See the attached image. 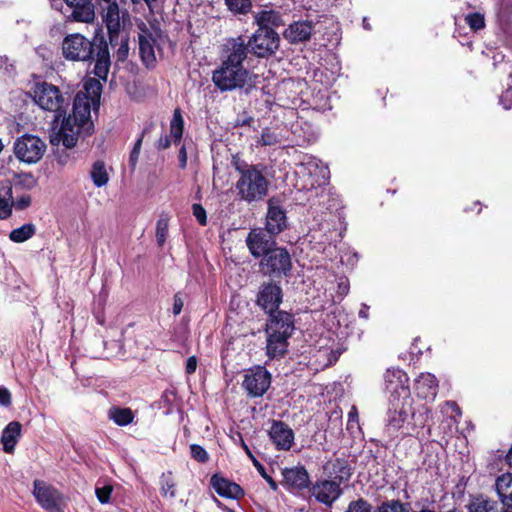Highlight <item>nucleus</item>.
Segmentation results:
<instances>
[{
    "label": "nucleus",
    "mask_w": 512,
    "mask_h": 512,
    "mask_svg": "<svg viewBox=\"0 0 512 512\" xmlns=\"http://www.w3.org/2000/svg\"><path fill=\"white\" fill-rule=\"evenodd\" d=\"M168 235V226H157L156 240L159 246H162Z\"/></svg>",
    "instance_id": "nucleus-60"
},
{
    "label": "nucleus",
    "mask_w": 512,
    "mask_h": 512,
    "mask_svg": "<svg viewBox=\"0 0 512 512\" xmlns=\"http://www.w3.org/2000/svg\"><path fill=\"white\" fill-rule=\"evenodd\" d=\"M329 421L330 422H336L337 423V426L338 427H341L342 426V412L341 410H334L330 417H329Z\"/></svg>",
    "instance_id": "nucleus-64"
},
{
    "label": "nucleus",
    "mask_w": 512,
    "mask_h": 512,
    "mask_svg": "<svg viewBox=\"0 0 512 512\" xmlns=\"http://www.w3.org/2000/svg\"><path fill=\"white\" fill-rule=\"evenodd\" d=\"M431 417V409L426 404L418 406L414 411L411 410L409 427L405 435L417 437L428 425Z\"/></svg>",
    "instance_id": "nucleus-26"
},
{
    "label": "nucleus",
    "mask_w": 512,
    "mask_h": 512,
    "mask_svg": "<svg viewBox=\"0 0 512 512\" xmlns=\"http://www.w3.org/2000/svg\"><path fill=\"white\" fill-rule=\"evenodd\" d=\"M197 358L195 356H190L186 361V373L187 374H193L196 371L197 368Z\"/></svg>",
    "instance_id": "nucleus-62"
},
{
    "label": "nucleus",
    "mask_w": 512,
    "mask_h": 512,
    "mask_svg": "<svg viewBox=\"0 0 512 512\" xmlns=\"http://www.w3.org/2000/svg\"><path fill=\"white\" fill-rule=\"evenodd\" d=\"M225 47L227 58L224 61L238 66H243L248 53H251L248 39L242 35L228 39Z\"/></svg>",
    "instance_id": "nucleus-19"
},
{
    "label": "nucleus",
    "mask_w": 512,
    "mask_h": 512,
    "mask_svg": "<svg viewBox=\"0 0 512 512\" xmlns=\"http://www.w3.org/2000/svg\"><path fill=\"white\" fill-rule=\"evenodd\" d=\"M95 45L81 34H70L62 43L63 56L71 61H88L93 58Z\"/></svg>",
    "instance_id": "nucleus-11"
},
{
    "label": "nucleus",
    "mask_w": 512,
    "mask_h": 512,
    "mask_svg": "<svg viewBox=\"0 0 512 512\" xmlns=\"http://www.w3.org/2000/svg\"><path fill=\"white\" fill-rule=\"evenodd\" d=\"M408 376L401 369H387L384 375L385 388L390 393L389 397L402 396V390L410 394Z\"/></svg>",
    "instance_id": "nucleus-21"
},
{
    "label": "nucleus",
    "mask_w": 512,
    "mask_h": 512,
    "mask_svg": "<svg viewBox=\"0 0 512 512\" xmlns=\"http://www.w3.org/2000/svg\"><path fill=\"white\" fill-rule=\"evenodd\" d=\"M112 491H113L112 486L106 485L103 487H96L95 494H96L98 501L101 504H108L110 502Z\"/></svg>",
    "instance_id": "nucleus-49"
},
{
    "label": "nucleus",
    "mask_w": 512,
    "mask_h": 512,
    "mask_svg": "<svg viewBox=\"0 0 512 512\" xmlns=\"http://www.w3.org/2000/svg\"><path fill=\"white\" fill-rule=\"evenodd\" d=\"M437 390L438 381L431 373H421L415 380V391L420 398L434 400Z\"/></svg>",
    "instance_id": "nucleus-29"
},
{
    "label": "nucleus",
    "mask_w": 512,
    "mask_h": 512,
    "mask_svg": "<svg viewBox=\"0 0 512 512\" xmlns=\"http://www.w3.org/2000/svg\"><path fill=\"white\" fill-rule=\"evenodd\" d=\"M155 42L152 33L142 24L138 34V48L140 58L147 68L154 67L156 63Z\"/></svg>",
    "instance_id": "nucleus-20"
},
{
    "label": "nucleus",
    "mask_w": 512,
    "mask_h": 512,
    "mask_svg": "<svg viewBox=\"0 0 512 512\" xmlns=\"http://www.w3.org/2000/svg\"><path fill=\"white\" fill-rule=\"evenodd\" d=\"M210 484L220 497L238 500L244 496V490L240 485L218 474L212 475Z\"/></svg>",
    "instance_id": "nucleus-23"
},
{
    "label": "nucleus",
    "mask_w": 512,
    "mask_h": 512,
    "mask_svg": "<svg viewBox=\"0 0 512 512\" xmlns=\"http://www.w3.org/2000/svg\"><path fill=\"white\" fill-rule=\"evenodd\" d=\"M256 302L267 313L278 311L282 302L281 287L274 282L262 284L259 288Z\"/></svg>",
    "instance_id": "nucleus-15"
},
{
    "label": "nucleus",
    "mask_w": 512,
    "mask_h": 512,
    "mask_svg": "<svg viewBox=\"0 0 512 512\" xmlns=\"http://www.w3.org/2000/svg\"><path fill=\"white\" fill-rule=\"evenodd\" d=\"M47 145L39 136L24 134L15 139L13 153L15 157L25 164H36L44 156Z\"/></svg>",
    "instance_id": "nucleus-7"
},
{
    "label": "nucleus",
    "mask_w": 512,
    "mask_h": 512,
    "mask_svg": "<svg viewBox=\"0 0 512 512\" xmlns=\"http://www.w3.org/2000/svg\"><path fill=\"white\" fill-rule=\"evenodd\" d=\"M267 223L281 224L286 220V209L284 202L278 197H272L267 201Z\"/></svg>",
    "instance_id": "nucleus-34"
},
{
    "label": "nucleus",
    "mask_w": 512,
    "mask_h": 512,
    "mask_svg": "<svg viewBox=\"0 0 512 512\" xmlns=\"http://www.w3.org/2000/svg\"><path fill=\"white\" fill-rule=\"evenodd\" d=\"M236 169L241 173L236 183L239 197L249 203L264 199L268 193L269 181L263 171L255 165L246 169L236 166Z\"/></svg>",
    "instance_id": "nucleus-3"
},
{
    "label": "nucleus",
    "mask_w": 512,
    "mask_h": 512,
    "mask_svg": "<svg viewBox=\"0 0 512 512\" xmlns=\"http://www.w3.org/2000/svg\"><path fill=\"white\" fill-rule=\"evenodd\" d=\"M499 101L504 109H512V87L507 88L506 91L503 92V94L500 96Z\"/></svg>",
    "instance_id": "nucleus-55"
},
{
    "label": "nucleus",
    "mask_w": 512,
    "mask_h": 512,
    "mask_svg": "<svg viewBox=\"0 0 512 512\" xmlns=\"http://www.w3.org/2000/svg\"><path fill=\"white\" fill-rule=\"evenodd\" d=\"M92 106H97L93 99H90L86 94L77 93L73 100L72 114L61 117L62 123L58 136L66 148L76 146L80 134H91L93 126L90 121Z\"/></svg>",
    "instance_id": "nucleus-1"
},
{
    "label": "nucleus",
    "mask_w": 512,
    "mask_h": 512,
    "mask_svg": "<svg viewBox=\"0 0 512 512\" xmlns=\"http://www.w3.org/2000/svg\"><path fill=\"white\" fill-rule=\"evenodd\" d=\"M412 402L411 395H408L407 392L403 390L402 396L389 397L386 418L388 431H400L403 437L407 436L405 435V431H408L409 427Z\"/></svg>",
    "instance_id": "nucleus-5"
},
{
    "label": "nucleus",
    "mask_w": 512,
    "mask_h": 512,
    "mask_svg": "<svg viewBox=\"0 0 512 512\" xmlns=\"http://www.w3.org/2000/svg\"><path fill=\"white\" fill-rule=\"evenodd\" d=\"M84 88L87 91V93H90L91 96L90 99H93V102L97 104V107L99 106V100H100V94L102 90V84L99 80L90 78L88 79L85 84Z\"/></svg>",
    "instance_id": "nucleus-40"
},
{
    "label": "nucleus",
    "mask_w": 512,
    "mask_h": 512,
    "mask_svg": "<svg viewBox=\"0 0 512 512\" xmlns=\"http://www.w3.org/2000/svg\"><path fill=\"white\" fill-rule=\"evenodd\" d=\"M160 486V492L163 497L174 498L176 496V484L171 471L161 474Z\"/></svg>",
    "instance_id": "nucleus-37"
},
{
    "label": "nucleus",
    "mask_w": 512,
    "mask_h": 512,
    "mask_svg": "<svg viewBox=\"0 0 512 512\" xmlns=\"http://www.w3.org/2000/svg\"><path fill=\"white\" fill-rule=\"evenodd\" d=\"M272 376L263 366L249 369L242 381V387L250 397L263 396L271 385Z\"/></svg>",
    "instance_id": "nucleus-13"
},
{
    "label": "nucleus",
    "mask_w": 512,
    "mask_h": 512,
    "mask_svg": "<svg viewBox=\"0 0 512 512\" xmlns=\"http://www.w3.org/2000/svg\"><path fill=\"white\" fill-rule=\"evenodd\" d=\"M282 475L283 486L291 492H298L309 487L310 477L304 466L285 468Z\"/></svg>",
    "instance_id": "nucleus-18"
},
{
    "label": "nucleus",
    "mask_w": 512,
    "mask_h": 512,
    "mask_svg": "<svg viewBox=\"0 0 512 512\" xmlns=\"http://www.w3.org/2000/svg\"><path fill=\"white\" fill-rule=\"evenodd\" d=\"M16 178H17L16 183L22 184L26 188H32L36 183L35 178L33 177V175L31 173L19 174L16 176Z\"/></svg>",
    "instance_id": "nucleus-54"
},
{
    "label": "nucleus",
    "mask_w": 512,
    "mask_h": 512,
    "mask_svg": "<svg viewBox=\"0 0 512 512\" xmlns=\"http://www.w3.org/2000/svg\"><path fill=\"white\" fill-rule=\"evenodd\" d=\"M190 454L191 457L199 463H206L209 460L207 451L198 444L190 445Z\"/></svg>",
    "instance_id": "nucleus-44"
},
{
    "label": "nucleus",
    "mask_w": 512,
    "mask_h": 512,
    "mask_svg": "<svg viewBox=\"0 0 512 512\" xmlns=\"http://www.w3.org/2000/svg\"><path fill=\"white\" fill-rule=\"evenodd\" d=\"M248 79L249 71L247 69L226 61H223L212 74L214 85L222 92L243 88Z\"/></svg>",
    "instance_id": "nucleus-6"
},
{
    "label": "nucleus",
    "mask_w": 512,
    "mask_h": 512,
    "mask_svg": "<svg viewBox=\"0 0 512 512\" xmlns=\"http://www.w3.org/2000/svg\"><path fill=\"white\" fill-rule=\"evenodd\" d=\"M260 266L268 275H287L292 267L291 257L286 248L273 247L264 253Z\"/></svg>",
    "instance_id": "nucleus-12"
},
{
    "label": "nucleus",
    "mask_w": 512,
    "mask_h": 512,
    "mask_svg": "<svg viewBox=\"0 0 512 512\" xmlns=\"http://www.w3.org/2000/svg\"><path fill=\"white\" fill-rule=\"evenodd\" d=\"M253 465L255 466V468L257 469L259 474L266 480V482L268 483L269 487L273 491H276L277 488H278V485L273 480V478L270 475L267 474L265 467L256 458H253Z\"/></svg>",
    "instance_id": "nucleus-48"
},
{
    "label": "nucleus",
    "mask_w": 512,
    "mask_h": 512,
    "mask_svg": "<svg viewBox=\"0 0 512 512\" xmlns=\"http://www.w3.org/2000/svg\"><path fill=\"white\" fill-rule=\"evenodd\" d=\"M466 23L469 25V27L474 30L478 31L485 26V20L484 16L480 13H470L465 18Z\"/></svg>",
    "instance_id": "nucleus-42"
},
{
    "label": "nucleus",
    "mask_w": 512,
    "mask_h": 512,
    "mask_svg": "<svg viewBox=\"0 0 512 512\" xmlns=\"http://www.w3.org/2000/svg\"><path fill=\"white\" fill-rule=\"evenodd\" d=\"M178 158L180 168L184 169L187 166V151L184 145L179 150Z\"/></svg>",
    "instance_id": "nucleus-63"
},
{
    "label": "nucleus",
    "mask_w": 512,
    "mask_h": 512,
    "mask_svg": "<svg viewBox=\"0 0 512 512\" xmlns=\"http://www.w3.org/2000/svg\"><path fill=\"white\" fill-rule=\"evenodd\" d=\"M250 51L258 58H268L275 54L280 45V36L274 29H256L248 37Z\"/></svg>",
    "instance_id": "nucleus-9"
},
{
    "label": "nucleus",
    "mask_w": 512,
    "mask_h": 512,
    "mask_svg": "<svg viewBox=\"0 0 512 512\" xmlns=\"http://www.w3.org/2000/svg\"><path fill=\"white\" fill-rule=\"evenodd\" d=\"M193 215L199 224H206V211L200 204H193L192 206Z\"/></svg>",
    "instance_id": "nucleus-56"
},
{
    "label": "nucleus",
    "mask_w": 512,
    "mask_h": 512,
    "mask_svg": "<svg viewBox=\"0 0 512 512\" xmlns=\"http://www.w3.org/2000/svg\"><path fill=\"white\" fill-rule=\"evenodd\" d=\"M442 413L449 416L454 423H458L461 417V410L454 401H447L442 407Z\"/></svg>",
    "instance_id": "nucleus-41"
},
{
    "label": "nucleus",
    "mask_w": 512,
    "mask_h": 512,
    "mask_svg": "<svg viewBox=\"0 0 512 512\" xmlns=\"http://www.w3.org/2000/svg\"><path fill=\"white\" fill-rule=\"evenodd\" d=\"M295 329L294 316L285 311L269 313L266 323V354L269 358L284 356L288 348V339Z\"/></svg>",
    "instance_id": "nucleus-2"
},
{
    "label": "nucleus",
    "mask_w": 512,
    "mask_h": 512,
    "mask_svg": "<svg viewBox=\"0 0 512 512\" xmlns=\"http://www.w3.org/2000/svg\"><path fill=\"white\" fill-rule=\"evenodd\" d=\"M33 100L41 109L53 112L54 122H58L66 115L70 97H65L55 85L42 82L35 85Z\"/></svg>",
    "instance_id": "nucleus-4"
},
{
    "label": "nucleus",
    "mask_w": 512,
    "mask_h": 512,
    "mask_svg": "<svg viewBox=\"0 0 512 512\" xmlns=\"http://www.w3.org/2000/svg\"><path fill=\"white\" fill-rule=\"evenodd\" d=\"M254 23L258 26L257 29H274L284 24L282 14L278 10L268 7L256 12L253 16Z\"/></svg>",
    "instance_id": "nucleus-28"
},
{
    "label": "nucleus",
    "mask_w": 512,
    "mask_h": 512,
    "mask_svg": "<svg viewBox=\"0 0 512 512\" xmlns=\"http://www.w3.org/2000/svg\"><path fill=\"white\" fill-rule=\"evenodd\" d=\"M340 261L344 265L353 267L358 261V254L348 250L341 255Z\"/></svg>",
    "instance_id": "nucleus-53"
},
{
    "label": "nucleus",
    "mask_w": 512,
    "mask_h": 512,
    "mask_svg": "<svg viewBox=\"0 0 512 512\" xmlns=\"http://www.w3.org/2000/svg\"><path fill=\"white\" fill-rule=\"evenodd\" d=\"M108 418L118 426H127L132 423L134 415L130 408L111 407Z\"/></svg>",
    "instance_id": "nucleus-35"
},
{
    "label": "nucleus",
    "mask_w": 512,
    "mask_h": 512,
    "mask_svg": "<svg viewBox=\"0 0 512 512\" xmlns=\"http://www.w3.org/2000/svg\"><path fill=\"white\" fill-rule=\"evenodd\" d=\"M350 291V283L347 277L341 276L337 281V296L342 300Z\"/></svg>",
    "instance_id": "nucleus-51"
},
{
    "label": "nucleus",
    "mask_w": 512,
    "mask_h": 512,
    "mask_svg": "<svg viewBox=\"0 0 512 512\" xmlns=\"http://www.w3.org/2000/svg\"><path fill=\"white\" fill-rule=\"evenodd\" d=\"M297 173L304 178H308L309 182L303 186L305 189H312L315 186L326 184L330 178L328 167L320 159L312 155L303 156Z\"/></svg>",
    "instance_id": "nucleus-10"
},
{
    "label": "nucleus",
    "mask_w": 512,
    "mask_h": 512,
    "mask_svg": "<svg viewBox=\"0 0 512 512\" xmlns=\"http://www.w3.org/2000/svg\"><path fill=\"white\" fill-rule=\"evenodd\" d=\"M142 141H143V133L135 141L134 146H133L130 156H129V165L132 170H134L136 168V165H137V162L139 159V155H140V151H141Z\"/></svg>",
    "instance_id": "nucleus-47"
},
{
    "label": "nucleus",
    "mask_w": 512,
    "mask_h": 512,
    "mask_svg": "<svg viewBox=\"0 0 512 512\" xmlns=\"http://www.w3.org/2000/svg\"><path fill=\"white\" fill-rule=\"evenodd\" d=\"M95 65L93 73L99 79L106 81L110 68V55L106 43H100L95 49Z\"/></svg>",
    "instance_id": "nucleus-30"
},
{
    "label": "nucleus",
    "mask_w": 512,
    "mask_h": 512,
    "mask_svg": "<svg viewBox=\"0 0 512 512\" xmlns=\"http://www.w3.org/2000/svg\"><path fill=\"white\" fill-rule=\"evenodd\" d=\"M494 502L486 499H476L470 505V512H493Z\"/></svg>",
    "instance_id": "nucleus-43"
},
{
    "label": "nucleus",
    "mask_w": 512,
    "mask_h": 512,
    "mask_svg": "<svg viewBox=\"0 0 512 512\" xmlns=\"http://www.w3.org/2000/svg\"><path fill=\"white\" fill-rule=\"evenodd\" d=\"M355 429L360 430V425L358 409L353 405L348 413L347 430L354 433Z\"/></svg>",
    "instance_id": "nucleus-46"
},
{
    "label": "nucleus",
    "mask_w": 512,
    "mask_h": 512,
    "mask_svg": "<svg viewBox=\"0 0 512 512\" xmlns=\"http://www.w3.org/2000/svg\"><path fill=\"white\" fill-rule=\"evenodd\" d=\"M103 21L108 30L110 43L112 44L117 40L121 30L120 10L115 1L107 5L104 10Z\"/></svg>",
    "instance_id": "nucleus-27"
},
{
    "label": "nucleus",
    "mask_w": 512,
    "mask_h": 512,
    "mask_svg": "<svg viewBox=\"0 0 512 512\" xmlns=\"http://www.w3.org/2000/svg\"><path fill=\"white\" fill-rule=\"evenodd\" d=\"M314 27L310 21H295L291 23L284 31V38L292 43H302L308 41L313 33Z\"/></svg>",
    "instance_id": "nucleus-25"
},
{
    "label": "nucleus",
    "mask_w": 512,
    "mask_h": 512,
    "mask_svg": "<svg viewBox=\"0 0 512 512\" xmlns=\"http://www.w3.org/2000/svg\"><path fill=\"white\" fill-rule=\"evenodd\" d=\"M33 496L44 510L49 512H63L61 508L62 494L51 484L39 479L34 480Z\"/></svg>",
    "instance_id": "nucleus-14"
},
{
    "label": "nucleus",
    "mask_w": 512,
    "mask_h": 512,
    "mask_svg": "<svg viewBox=\"0 0 512 512\" xmlns=\"http://www.w3.org/2000/svg\"><path fill=\"white\" fill-rule=\"evenodd\" d=\"M184 129V121L179 109L174 111L173 117L170 122V134L162 135L157 141L156 148L158 150H164L170 147L171 138H173L175 143L181 141Z\"/></svg>",
    "instance_id": "nucleus-24"
},
{
    "label": "nucleus",
    "mask_w": 512,
    "mask_h": 512,
    "mask_svg": "<svg viewBox=\"0 0 512 512\" xmlns=\"http://www.w3.org/2000/svg\"><path fill=\"white\" fill-rule=\"evenodd\" d=\"M11 211L9 201L0 197V219H6L11 214Z\"/></svg>",
    "instance_id": "nucleus-59"
},
{
    "label": "nucleus",
    "mask_w": 512,
    "mask_h": 512,
    "mask_svg": "<svg viewBox=\"0 0 512 512\" xmlns=\"http://www.w3.org/2000/svg\"><path fill=\"white\" fill-rule=\"evenodd\" d=\"M329 474L334 478L333 481H336L341 485V483L347 482L351 475V467L348 464V461L343 458H337L332 461L328 466Z\"/></svg>",
    "instance_id": "nucleus-33"
},
{
    "label": "nucleus",
    "mask_w": 512,
    "mask_h": 512,
    "mask_svg": "<svg viewBox=\"0 0 512 512\" xmlns=\"http://www.w3.org/2000/svg\"><path fill=\"white\" fill-rule=\"evenodd\" d=\"M495 489L500 501L512 509V474H502L496 479Z\"/></svg>",
    "instance_id": "nucleus-32"
},
{
    "label": "nucleus",
    "mask_w": 512,
    "mask_h": 512,
    "mask_svg": "<svg viewBox=\"0 0 512 512\" xmlns=\"http://www.w3.org/2000/svg\"><path fill=\"white\" fill-rule=\"evenodd\" d=\"M283 226H257L253 228L246 239L250 253L259 258L275 245V235L282 231Z\"/></svg>",
    "instance_id": "nucleus-8"
},
{
    "label": "nucleus",
    "mask_w": 512,
    "mask_h": 512,
    "mask_svg": "<svg viewBox=\"0 0 512 512\" xmlns=\"http://www.w3.org/2000/svg\"><path fill=\"white\" fill-rule=\"evenodd\" d=\"M312 495L315 499L328 507L342 495V489L336 481L321 480L313 484L311 488Z\"/></svg>",
    "instance_id": "nucleus-17"
},
{
    "label": "nucleus",
    "mask_w": 512,
    "mask_h": 512,
    "mask_svg": "<svg viewBox=\"0 0 512 512\" xmlns=\"http://www.w3.org/2000/svg\"><path fill=\"white\" fill-rule=\"evenodd\" d=\"M129 53V45L128 38L121 39L120 46L117 50V59L119 61H124L128 57Z\"/></svg>",
    "instance_id": "nucleus-57"
},
{
    "label": "nucleus",
    "mask_w": 512,
    "mask_h": 512,
    "mask_svg": "<svg viewBox=\"0 0 512 512\" xmlns=\"http://www.w3.org/2000/svg\"><path fill=\"white\" fill-rule=\"evenodd\" d=\"M278 141V136L269 128H265L262 130L261 137L258 140V144L262 146H272L277 144Z\"/></svg>",
    "instance_id": "nucleus-45"
},
{
    "label": "nucleus",
    "mask_w": 512,
    "mask_h": 512,
    "mask_svg": "<svg viewBox=\"0 0 512 512\" xmlns=\"http://www.w3.org/2000/svg\"><path fill=\"white\" fill-rule=\"evenodd\" d=\"M379 512H408L399 501L384 503L379 507Z\"/></svg>",
    "instance_id": "nucleus-52"
},
{
    "label": "nucleus",
    "mask_w": 512,
    "mask_h": 512,
    "mask_svg": "<svg viewBox=\"0 0 512 512\" xmlns=\"http://www.w3.org/2000/svg\"><path fill=\"white\" fill-rule=\"evenodd\" d=\"M93 0H64L71 10L69 14L63 12L64 17L70 22L91 23L94 21L95 12Z\"/></svg>",
    "instance_id": "nucleus-16"
},
{
    "label": "nucleus",
    "mask_w": 512,
    "mask_h": 512,
    "mask_svg": "<svg viewBox=\"0 0 512 512\" xmlns=\"http://www.w3.org/2000/svg\"><path fill=\"white\" fill-rule=\"evenodd\" d=\"M11 403L12 395L10 391L4 386H0V405L4 407H9Z\"/></svg>",
    "instance_id": "nucleus-58"
},
{
    "label": "nucleus",
    "mask_w": 512,
    "mask_h": 512,
    "mask_svg": "<svg viewBox=\"0 0 512 512\" xmlns=\"http://www.w3.org/2000/svg\"><path fill=\"white\" fill-rule=\"evenodd\" d=\"M224 3L234 15H247L253 7V0H224Z\"/></svg>",
    "instance_id": "nucleus-36"
},
{
    "label": "nucleus",
    "mask_w": 512,
    "mask_h": 512,
    "mask_svg": "<svg viewBox=\"0 0 512 512\" xmlns=\"http://www.w3.org/2000/svg\"><path fill=\"white\" fill-rule=\"evenodd\" d=\"M91 178L97 187H102L107 184L109 178L105 168V164L101 161H96L91 170Z\"/></svg>",
    "instance_id": "nucleus-38"
},
{
    "label": "nucleus",
    "mask_w": 512,
    "mask_h": 512,
    "mask_svg": "<svg viewBox=\"0 0 512 512\" xmlns=\"http://www.w3.org/2000/svg\"><path fill=\"white\" fill-rule=\"evenodd\" d=\"M268 433L278 450L287 451L292 447L294 432L286 423L274 420Z\"/></svg>",
    "instance_id": "nucleus-22"
},
{
    "label": "nucleus",
    "mask_w": 512,
    "mask_h": 512,
    "mask_svg": "<svg viewBox=\"0 0 512 512\" xmlns=\"http://www.w3.org/2000/svg\"><path fill=\"white\" fill-rule=\"evenodd\" d=\"M184 302L179 294H176L173 299L172 312L174 315H179L182 311Z\"/></svg>",
    "instance_id": "nucleus-61"
},
{
    "label": "nucleus",
    "mask_w": 512,
    "mask_h": 512,
    "mask_svg": "<svg viewBox=\"0 0 512 512\" xmlns=\"http://www.w3.org/2000/svg\"><path fill=\"white\" fill-rule=\"evenodd\" d=\"M21 436V424L17 421L10 422L2 431L1 443L6 453H12Z\"/></svg>",
    "instance_id": "nucleus-31"
},
{
    "label": "nucleus",
    "mask_w": 512,
    "mask_h": 512,
    "mask_svg": "<svg viewBox=\"0 0 512 512\" xmlns=\"http://www.w3.org/2000/svg\"><path fill=\"white\" fill-rule=\"evenodd\" d=\"M35 234L34 226H19L18 228L12 230L9 234V238L11 241L16 243H22L28 239H30Z\"/></svg>",
    "instance_id": "nucleus-39"
},
{
    "label": "nucleus",
    "mask_w": 512,
    "mask_h": 512,
    "mask_svg": "<svg viewBox=\"0 0 512 512\" xmlns=\"http://www.w3.org/2000/svg\"><path fill=\"white\" fill-rule=\"evenodd\" d=\"M347 512H371V505L363 499L352 501L348 506Z\"/></svg>",
    "instance_id": "nucleus-50"
}]
</instances>
